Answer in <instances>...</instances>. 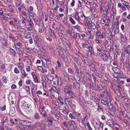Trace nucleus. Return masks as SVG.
Returning <instances> with one entry per match:
<instances>
[{
    "mask_svg": "<svg viewBox=\"0 0 130 130\" xmlns=\"http://www.w3.org/2000/svg\"><path fill=\"white\" fill-rule=\"evenodd\" d=\"M91 123L95 130H103L104 124L101 121H99L96 119H92Z\"/></svg>",
    "mask_w": 130,
    "mask_h": 130,
    "instance_id": "1",
    "label": "nucleus"
},
{
    "mask_svg": "<svg viewBox=\"0 0 130 130\" xmlns=\"http://www.w3.org/2000/svg\"><path fill=\"white\" fill-rule=\"evenodd\" d=\"M64 92L66 94H68L69 98L70 99L72 98H76L74 93L71 90V87L69 86H66L63 87Z\"/></svg>",
    "mask_w": 130,
    "mask_h": 130,
    "instance_id": "2",
    "label": "nucleus"
},
{
    "mask_svg": "<svg viewBox=\"0 0 130 130\" xmlns=\"http://www.w3.org/2000/svg\"><path fill=\"white\" fill-rule=\"evenodd\" d=\"M102 93L103 94H106V98L108 102H111L113 100L112 96L110 89L106 88V90L103 91Z\"/></svg>",
    "mask_w": 130,
    "mask_h": 130,
    "instance_id": "3",
    "label": "nucleus"
},
{
    "mask_svg": "<svg viewBox=\"0 0 130 130\" xmlns=\"http://www.w3.org/2000/svg\"><path fill=\"white\" fill-rule=\"evenodd\" d=\"M99 55L102 59L104 61H106L108 59H110L111 58L109 53L107 52H106L105 53L101 52L99 53Z\"/></svg>",
    "mask_w": 130,
    "mask_h": 130,
    "instance_id": "4",
    "label": "nucleus"
},
{
    "mask_svg": "<svg viewBox=\"0 0 130 130\" xmlns=\"http://www.w3.org/2000/svg\"><path fill=\"white\" fill-rule=\"evenodd\" d=\"M112 71L114 72L118 76V77L122 78L123 76L122 75L123 72L119 68L117 67H112Z\"/></svg>",
    "mask_w": 130,
    "mask_h": 130,
    "instance_id": "5",
    "label": "nucleus"
},
{
    "mask_svg": "<svg viewBox=\"0 0 130 130\" xmlns=\"http://www.w3.org/2000/svg\"><path fill=\"white\" fill-rule=\"evenodd\" d=\"M96 64L94 62H92L90 64L89 66V68L90 69L95 73V74L99 77V75L97 72L95 66Z\"/></svg>",
    "mask_w": 130,
    "mask_h": 130,
    "instance_id": "6",
    "label": "nucleus"
},
{
    "mask_svg": "<svg viewBox=\"0 0 130 130\" xmlns=\"http://www.w3.org/2000/svg\"><path fill=\"white\" fill-rule=\"evenodd\" d=\"M57 101L59 105V108L60 109V107L61 108H64L65 107V105L63 99L61 96H58L57 99Z\"/></svg>",
    "mask_w": 130,
    "mask_h": 130,
    "instance_id": "7",
    "label": "nucleus"
},
{
    "mask_svg": "<svg viewBox=\"0 0 130 130\" xmlns=\"http://www.w3.org/2000/svg\"><path fill=\"white\" fill-rule=\"evenodd\" d=\"M43 49L44 50V53H43L42 54H41L42 55V56H43L44 58L45 59V60L46 61V64L44 63L43 62V61H42V64L44 65V66H45V64H46V65L47 64V61L48 62H50V61L49 60V57H48L46 55H45L44 53L45 52V51L43 49Z\"/></svg>",
    "mask_w": 130,
    "mask_h": 130,
    "instance_id": "8",
    "label": "nucleus"
},
{
    "mask_svg": "<svg viewBox=\"0 0 130 130\" xmlns=\"http://www.w3.org/2000/svg\"><path fill=\"white\" fill-rule=\"evenodd\" d=\"M0 40L3 46L5 47H6L7 45V43L5 39L2 37H0Z\"/></svg>",
    "mask_w": 130,
    "mask_h": 130,
    "instance_id": "9",
    "label": "nucleus"
},
{
    "mask_svg": "<svg viewBox=\"0 0 130 130\" xmlns=\"http://www.w3.org/2000/svg\"><path fill=\"white\" fill-rule=\"evenodd\" d=\"M88 119V116L86 114L83 115V117L82 119V123L83 124H84L86 123V122L87 121Z\"/></svg>",
    "mask_w": 130,
    "mask_h": 130,
    "instance_id": "10",
    "label": "nucleus"
},
{
    "mask_svg": "<svg viewBox=\"0 0 130 130\" xmlns=\"http://www.w3.org/2000/svg\"><path fill=\"white\" fill-rule=\"evenodd\" d=\"M72 83L73 84V87L74 88L76 89H79L80 87V85L79 83H75L74 82H73Z\"/></svg>",
    "mask_w": 130,
    "mask_h": 130,
    "instance_id": "11",
    "label": "nucleus"
},
{
    "mask_svg": "<svg viewBox=\"0 0 130 130\" xmlns=\"http://www.w3.org/2000/svg\"><path fill=\"white\" fill-rule=\"evenodd\" d=\"M120 37L121 40L123 42H125L127 40V38L126 36L121 33L120 34Z\"/></svg>",
    "mask_w": 130,
    "mask_h": 130,
    "instance_id": "12",
    "label": "nucleus"
},
{
    "mask_svg": "<svg viewBox=\"0 0 130 130\" xmlns=\"http://www.w3.org/2000/svg\"><path fill=\"white\" fill-rule=\"evenodd\" d=\"M69 98V97L65 98L64 99V104H66L67 105H69L70 106L71 102Z\"/></svg>",
    "mask_w": 130,
    "mask_h": 130,
    "instance_id": "13",
    "label": "nucleus"
},
{
    "mask_svg": "<svg viewBox=\"0 0 130 130\" xmlns=\"http://www.w3.org/2000/svg\"><path fill=\"white\" fill-rule=\"evenodd\" d=\"M49 32L51 37L54 39L56 38V36L54 33V31L51 29L50 28Z\"/></svg>",
    "mask_w": 130,
    "mask_h": 130,
    "instance_id": "14",
    "label": "nucleus"
},
{
    "mask_svg": "<svg viewBox=\"0 0 130 130\" xmlns=\"http://www.w3.org/2000/svg\"><path fill=\"white\" fill-rule=\"evenodd\" d=\"M44 107H42L40 108V110L41 111V114L44 117H46L47 116L46 113L44 110Z\"/></svg>",
    "mask_w": 130,
    "mask_h": 130,
    "instance_id": "15",
    "label": "nucleus"
},
{
    "mask_svg": "<svg viewBox=\"0 0 130 130\" xmlns=\"http://www.w3.org/2000/svg\"><path fill=\"white\" fill-rule=\"evenodd\" d=\"M47 122L48 123V126H51L53 124V119L52 118H49L47 119Z\"/></svg>",
    "mask_w": 130,
    "mask_h": 130,
    "instance_id": "16",
    "label": "nucleus"
},
{
    "mask_svg": "<svg viewBox=\"0 0 130 130\" xmlns=\"http://www.w3.org/2000/svg\"><path fill=\"white\" fill-rule=\"evenodd\" d=\"M105 84L104 83H102L101 85H99V87L98 88L99 89L101 90H103L104 89H106V88L107 89L106 87L105 86Z\"/></svg>",
    "mask_w": 130,
    "mask_h": 130,
    "instance_id": "17",
    "label": "nucleus"
},
{
    "mask_svg": "<svg viewBox=\"0 0 130 130\" xmlns=\"http://www.w3.org/2000/svg\"><path fill=\"white\" fill-rule=\"evenodd\" d=\"M118 6L120 8H121V9L123 11H125L126 10V8L125 6L123 5H122L121 3H118Z\"/></svg>",
    "mask_w": 130,
    "mask_h": 130,
    "instance_id": "18",
    "label": "nucleus"
},
{
    "mask_svg": "<svg viewBox=\"0 0 130 130\" xmlns=\"http://www.w3.org/2000/svg\"><path fill=\"white\" fill-rule=\"evenodd\" d=\"M107 107L109 110H111L113 108V105L111 102H109L107 104Z\"/></svg>",
    "mask_w": 130,
    "mask_h": 130,
    "instance_id": "19",
    "label": "nucleus"
},
{
    "mask_svg": "<svg viewBox=\"0 0 130 130\" xmlns=\"http://www.w3.org/2000/svg\"><path fill=\"white\" fill-rule=\"evenodd\" d=\"M5 65V64L3 63L2 61H0V70H4Z\"/></svg>",
    "mask_w": 130,
    "mask_h": 130,
    "instance_id": "20",
    "label": "nucleus"
},
{
    "mask_svg": "<svg viewBox=\"0 0 130 130\" xmlns=\"http://www.w3.org/2000/svg\"><path fill=\"white\" fill-rule=\"evenodd\" d=\"M57 84L59 86H60L62 84V80L60 76H59L58 77Z\"/></svg>",
    "mask_w": 130,
    "mask_h": 130,
    "instance_id": "21",
    "label": "nucleus"
},
{
    "mask_svg": "<svg viewBox=\"0 0 130 130\" xmlns=\"http://www.w3.org/2000/svg\"><path fill=\"white\" fill-rule=\"evenodd\" d=\"M21 73L22 74V77L24 78L27 76L28 74L26 73L24 70H22L21 71Z\"/></svg>",
    "mask_w": 130,
    "mask_h": 130,
    "instance_id": "22",
    "label": "nucleus"
},
{
    "mask_svg": "<svg viewBox=\"0 0 130 130\" xmlns=\"http://www.w3.org/2000/svg\"><path fill=\"white\" fill-rule=\"evenodd\" d=\"M79 38L81 40H83L86 37V35L84 34H78Z\"/></svg>",
    "mask_w": 130,
    "mask_h": 130,
    "instance_id": "23",
    "label": "nucleus"
},
{
    "mask_svg": "<svg viewBox=\"0 0 130 130\" xmlns=\"http://www.w3.org/2000/svg\"><path fill=\"white\" fill-rule=\"evenodd\" d=\"M125 51L127 54L130 53V45H128L125 48Z\"/></svg>",
    "mask_w": 130,
    "mask_h": 130,
    "instance_id": "24",
    "label": "nucleus"
},
{
    "mask_svg": "<svg viewBox=\"0 0 130 130\" xmlns=\"http://www.w3.org/2000/svg\"><path fill=\"white\" fill-rule=\"evenodd\" d=\"M106 37V34L105 32H103L101 34L99 38L100 39H103L105 38Z\"/></svg>",
    "mask_w": 130,
    "mask_h": 130,
    "instance_id": "25",
    "label": "nucleus"
},
{
    "mask_svg": "<svg viewBox=\"0 0 130 130\" xmlns=\"http://www.w3.org/2000/svg\"><path fill=\"white\" fill-rule=\"evenodd\" d=\"M38 75V74H37L35 75H34V76H32L34 79L33 80L35 83H37L38 82V80L37 77Z\"/></svg>",
    "mask_w": 130,
    "mask_h": 130,
    "instance_id": "26",
    "label": "nucleus"
},
{
    "mask_svg": "<svg viewBox=\"0 0 130 130\" xmlns=\"http://www.w3.org/2000/svg\"><path fill=\"white\" fill-rule=\"evenodd\" d=\"M94 41L95 43L98 44H101L102 42V41L99 40L98 38H96L95 39Z\"/></svg>",
    "mask_w": 130,
    "mask_h": 130,
    "instance_id": "27",
    "label": "nucleus"
},
{
    "mask_svg": "<svg viewBox=\"0 0 130 130\" xmlns=\"http://www.w3.org/2000/svg\"><path fill=\"white\" fill-rule=\"evenodd\" d=\"M82 46L83 48H87L88 47V43L86 42L83 43L82 44Z\"/></svg>",
    "mask_w": 130,
    "mask_h": 130,
    "instance_id": "28",
    "label": "nucleus"
},
{
    "mask_svg": "<svg viewBox=\"0 0 130 130\" xmlns=\"http://www.w3.org/2000/svg\"><path fill=\"white\" fill-rule=\"evenodd\" d=\"M108 101L107 99L106 100L105 99H103L101 100V103L104 105H106Z\"/></svg>",
    "mask_w": 130,
    "mask_h": 130,
    "instance_id": "29",
    "label": "nucleus"
},
{
    "mask_svg": "<svg viewBox=\"0 0 130 130\" xmlns=\"http://www.w3.org/2000/svg\"><path fill=\"white\" fill-rule=\"evenodd\" d=\"M18 48L19 53L18 54L20 57L22 56V53L23 52V49L22 48H20L19 47H18Z\"/></svg>",
    "mask_w": 130,
    "mask_h": 130,
    "instance_id": "30",
    "label": "nucleus"
},
{
    "mask_svg": "<svg viewBox=\"0 0 130 130\" xmlns=\"http://www.w3.org/2000/svg\"><path fill=\"white\" fill-rule=\"evenodd\" d=\"M46 77L47 79L50 81H52L53 79V77L50 75H48Z\"/></svg>",
    "mask_w": 130,
    "mask_h": 130,
    "instance_id": "31",
    "label": "nucleus"
},
{
    "mask_svg": "<svg viewBox=\"0 0 130 130\" xmlns=\"http://www.w3.org/2000/svg\"><path fill=\"white\" fill-rule=\"evenodd\" d=\"M24 36L25 38H28L30 37V34L28 32H26L24 34Z\"/></svg>",
    "mask_w": 130,
    "mask_h": 130,
    "instance_id": "32",
    "label": "nucleus"
},
{
    "mask_svg": "<svg viewBox=\"0 0 130 130\" xmlns=\"http://www.w3.org/2000/svg\"><path fill=\"white\" fill-rule=\"evenodd\" d=\"M124 101L125 104L128 105L129 104L130 100L128 98H124Z\"/></svg>",
    "mask_w": 130,
    "mask_h": 130,
    "instance_id": "33",
    "label": "nucleus"
},
{
    "mask_svg": "<svg viewBox=\"0 0 130 130\" xmlns=\"http://www.w3.org/2000/svg\"><path fill=\"white\" fill-rule=\"evenodd\" d=\"M33 10V8L31 6H30L29 7L28 9H27V11H28V12L30 14H31L32 13L31 11H32Z\"/></svg>",
    "mask_w": 130,
    "mask_h": 130,
    "instance_id": "34",
    "label": "nucleus"
},
{
    "mask_svg": "<svg viewBox=\"0 0 130 130\" xmlns=\"http://www.w3.org/2000/svg\"><path fill=\"white\" fill-rule=\"evenodd\" d=\"M75 29H76L78 31L80 32L81 31L82 29L78 25H76L73 27Z\"/></svg>",
    "mask_w": 130,
    "mask_h": 130,
    "instance_id": "35",
    "label": "nucleus"
},
{
    "mask_svg": "<svg viewBox=\"0 0 130 130\" xmlns=\"http://www.w3.org/2000/svg\"><path fill=\"white\" fill-rule=\"evenodd\" d=\"M112 64L114 66H117L118 64V62L117 60L116 59H114L113 62L112 63Z\"/></svg>",
    "mask_w": 130,
    "mask_h": 130,
    "instance_id": "36",
    "label": "nucleus"
},
{
    "mask_svg": "<svg viewBox=\"0 0 130 130\" xmlns=\"http://www.w3.org/2000/svg\"><path fill=\"white\" fill-rule=\"evenodd\" d=\"M18 67L19 69L22 70L23 68V64L22 63L20 62L18 64Z\"/></svg>",
    "mask_w": 130,
    "mask_h": 130,
    "instance_id": "37",
    "label": "nucleus"
},
{
    "mask_svg": "<svg viewBox=\"0 0 130 130\" xmlns=\"http://www.w3.org/2000/svg\"><path fill=\"white\" fill-rule=\"evenodd\" d=\"M69 20L72 24L74 25L75 24L76 22L71 17H69Z\"/></svg>",
    "mask_w": 130,
    "mask_h": 130,
    "instance_id": "38",
    "label": "nucleus"
},
{
    "mask_svg": "<svg viewBox=\"0 0 130 130\" xmlns=\"http://www.w3.org/2000/svg\"><path fill=\"white\" fill-rule=\"evenodd\" d=\"M106 66L105 64L102 63L101 64L100 68L102 70H104L105 69Z\"/></svg>",
    "mask_w": 130,
    "mask_h": 130,
    "instance_id": "39",
    "label": "nucleus"
},
{
    "mask_svg": "<svg viewBox=\"0 0 130 130\" xmlns=\"http://www.w3.org/2000/svg\"><path fill=\"white\" fill-rule=\"evenodd\" d=\"M10 51L11 52V54L13 55L14 56H15L17 54L16 53L14 50L12 49H10Z\"/></svg>",
    "mask_w": 130,
    "mask_h": 130,
    "instance_id": "40",
    "label": "nucleus"
},
{
    "mask_svg": "<svg viewBox=\"0 0 130 130\" xmlns=\"http://www.w3.org/2000/svg\"><path fill=\"white\" fill-rule=\"evenodd\" d=\"M100 47L101 46H97L96 47V49L98 52H102V50Z\"/></svg>",
    "mask_w": 130,
    "mask_h": 130,
    "instance_id": "41",
    "label": "nucleus"
},
{
    "mask_svg": "<svg viewBox=\"0 0 130 130\" xmlns=\"http://www.w3.org/2000/svg\"><path fill=\"white\" fill-rule=\"evenodd\" d=\"M52 104L53 105H55L56 106H58V105L60 106L57 101H56L55 100H52Z\"/></svg>",
    "mask_w": 130,
    "mask_h": 130,
    "instance_id": "42",
    "label": "nucleus"
},
{
    "mask_svg": "<svg viewBox=\"0 0 130 130\" xmlns=\"http://www.w3.org/2000/svg\"><path fill=\"white\" fill-rule=\"evenodd\" d=\"M63 125L66 127H69L70 125H69L68 122L66 121H64L63 122Z\"/></svg>",
    "mask_w": 130,
    "mask_h": 130,
    "instance_id": "43",
    "label": "nucleus"
},
{
    "mask_svg": "<svg viewBox=\"0 0 130 130\" xmlns=\"http://www.w3.org/2000/svg\"><path fill=\"white\" fill-rule=\"evenodd\" d=\"M24 88L25 90L27 92H28L30 91L29 87L28 86H25L24 87Z\"/></svg>",
    "mask_w": 130,
    "mask_h": 130,
    "instance_id": "44",
    "label": "nucleus"
},
{
    "mask_svg": "<svg viewBox=\"0 0 130 130\" xmlns=\"http://www.w3.org/2000/svg\"><path fill=\"white\" fill-rule=\"evenodd\" d=\"M69 125L70 126H73L75 124V123L73 120H70L69 121Z\"/></svg>",
    "mask_w": 130,
    "mask_h": 130,
    "instance_id": "45",
    "label": "nucleus"
},
{
    "mask_svg": "<svg viewBox=\"0 0 130 130\" xmlns=\"http://www.w3.org/2000/svg\"><path fill=\"white\" fill-rule=\"evenodd\" d=\"M74 18L78 23H79V22H80V20L82 21H83L82 20L80 19V17H79V15L77 16V17H75V18Z\"/></svg>",
    "mask_w": 130,
    "mask_h": 130,
    "instance_id": "46",
    "label": "nucleus"
},
{
    "mask_svg": "<svg viewBox=\"0 0 130 130\" xmlns=\"http://www.w3.org/2000/svg\"><path fill=\"white\" fill-rule=\"evenodd\" d=\"M70 118L72 119H76V117L74 115L73 113H70L69 115Z\"/></svg>",
    "mask_w": 130,
    "mask_h": 130,
    "instance_id": "47",
    "label": "nucleus"
},
{
    "mask_svg": "<svg viewBox=\"0 0 130 130\" xmlns=\"http://www.w3.org/2000/svg\"><path fill=\"white\" fill-rule=\"evenodd\" d=\"M68 72L70 74H73L74 72V70L72 68H69L68 69Z\"/></svg>",
    "mask_w": 130,
    "mask_h": 130,
    "instance_id": "48",
    "label": "nucleus"
},
{
    "mask_svg": "<svg viewBox=\"0 0 130 130\" xmlns=\"http://www.w3.org/2000/svg\"><path fill=\"white\" fill-rule=\"evenodd\" d=\"M79 15V14L78 12L76 10L75 11V12L74 13L73 17L74 18H75V17H77Z\"/></svg>",
    "mask_w": 130,
    "mask_h": 130,
    "instance_id": "49",
    "label": "nucleus"
},
{
    "mask_svg": "<svg viewBox=\"0 0 130 130\" xmlns=\"http://www.w3.org/2000/svg\"><path fill=\"white\" fill-rule=\"evenodd\" d=\"M101 32L99 31H96L95 33L96 36L98 38H99L101 35Z\"/></svg>",
    "mask_w": 130,
    "mask_h": 130,
    "instance_id": "50",
    "label": "nucleus"
},
{
    "mask_svg": "<svg viewBox=\"0 0 130 130\" xmlns=\"http://www.w3.org/2000/svg\"><path fill=\"white\" fill-rule=\"evenodd\" d=\"M34 117L36 119H39L40 118L39 115L38 113H35V114Z\"/></svg>",
    "mask_w": 130,
    "mask_h": 130,
    "instance_id": "51",
    "label": "nucleus"
},
{
    "mask_svg": "<svg viewBox=\"0 0 130 130\" xmlns=\"http://www.w3.org/2000/svg\"><path fill=\"white\" fill-rule=\"evenodd\" d=\"M21 4L20 0H17V1L16 3V6L18 7Z\"/></svg>",
    "mask_w": 130,
    "mask_h": 130,
    "instance_id": "52",
    "label": "nucleus"
},
{
    "mask_svg": "<svg viewBox=\"0 0 130 130\" xmlns=\"http://www.w3.org/2000/svg\"><path fill=\"white\" fill-rule=\"evenodd\" d=\"M87 126L88 128V130H93L90 126L89 123V122H87Z\"/></svg>",
    "mask_w": 130,
    "mask_h": 130,
    "instance_id": "53",
    "label": "nucleus"
},
{
    "mask_svg": "<svg viewBox=\"0 0 130 130\" xmlns=\"http://www.w3.org/2000/svg\"><path fill=\"white\" fill-rule=\"evenodd\" d=\"M7 18L8 19H12L13 18V15L9 14H7Z\"/></svg>",
    "mask_w": 130,
    "mask_h": 130,
    "instance_id": "54",
    "label": "nucleus"
},
{
    "mask_svg": "<svg viewBox=\"0 0 130 130\" xmlns=\"http://www.w3.org/2000/svg\"><path fill=\"white\" fill-rule=\"evenodd\" d=\"M98 22H96V23H97V24L96 25V28L97 30L98 31H99L101 30V28L100 27V26H99V25L98 24Z\"/></svg>",
    "mask_w": 130,
    "mask_h": 130,
    "instance_id": "55",
    "label": "nucleus"
},
{
    "mask_svg": "<svg viewBox=\"0 0 130 130\" xmlns=\"http://www.w3.org/2000/svg\"><path fill=\"white\" fill-rule=\"evenodd\" d=\"M119 29L116 28L113 31L114 35L117 34L119 32Z\"/></svg>",
    "mask_w": 130,
    "mask_h": 130,
    "instance_id": "56",
    "label": "nucleus"
},
{
    "mask_svg": "<svg viewBox=\"0 0 130 130\" xmlns=\"http://www.w3.org/2000/svg\"><path fill=\"white\" fill-rule=\"evenodd\" d=\"M112 24L111 28V29L112 30V31H113V30H114V28H115V23H114V22H113V23H112Z\"/></svg>",
    "mask_w": 130,
    "mask_h": 130,
    "instance_id": "57",
    "label": "nucleus"
},
{
    "mask_svg": "<svg viewBox=\"0 0 130 130\" xmlns=\"http://www.w3.org/2000/svg\"><path fill=\"white\" fill-rule=\"evenodd\" d=\"M33 27L34 26H29V25H28L27 29L29 31L31 30L32 29Z\"/></svg>",
    "mask_w": 130,
    "mask_h": 130,
    "instance_id": "58",
    "label": "nucleus"
},
{
    "mask_svg": "<svg viewBox=\"0 0 130 130\" xmlns=\"http://www.w3.org/2000/svg\"><path fill=\"white\" fill-rule=\"evenodd\" d=\"M17 24H15L14 25V26L15 28V29H17L18 30H19L20 27L19 26H18Z\"/></svg>",
    "mask_w": 130,
    "mask_h": 130,
    "instance_id": "59",
    "label": "nucleus"
},
{
    "mask_svg": "<svg viewBox=\"0 0 130 130\" xmlns=\"http://www.w3.org/2000/svg\"><path fill=\"white\" fill-rule=\"evenodd\" d=\"M30 66H26V70L27 72H29L30 71Z\"/></svg>",
    "mask_w": 130,
    "mask_h": 130,
    "instance_id": "60",
    "label": "nucleus"
},
{
    "mask_svg": "<svg viewBox=\"0 0 130 130\" xmlns=\"http://www.w3.org/2000/svg\"><path fill=\"white\" fill-rule=\"evenodd\" d=\"M125 110L128 113H130V107H129L127 106V107L125 108Z\"/></svg>",
    "mask_w": 130,
    "mask_h": 130,
    "instance_id": "61",
    "label": "nucleus"
},
{
    "mask_svg": "<svg viewBox=\"0 0 130 130\" xmlns=\"http://www.w3.org/2000/svg\"><path fill=\"white\" fill-rule=\"evenodd\" d=\"M21 43H18L15 44V46H17V47H19L21 46Z\"/></svg>",
    "mask_w": 130,
    "mask_h": 130,
    "instance_id": "62",
    "label": "nucleus"
},
{
    "mask_svg": "<svg viewBox=\"0 0 130 130\" xmlns=\"http://www.w3.org/2000/svg\"><path fill=\"white\" fill-rule=\"evenodd\" d=\"M2 80L5 83L7 82V78L5 77H3L2 78Z\"/></svg>",
    "mask_w": 130,
    "mask_h": 130,
    "instance_id": "63",
    "label": "nucleus"
},
{
    "mask_svg": "<svg viewBox=\"0 0 130 130\" xmlns=\"http://www.w3.org/2000/svg\"><path fill=\"white\" fill-rule=\"evenodd\" d=\"M103 108L100 106H98V110L99 111H103Z\"/></svg>",
    "mask_w": 130,
    "mask_h": 130,
    "instance_id": "64",
    "label": "nucleus"
}]
</instances>
